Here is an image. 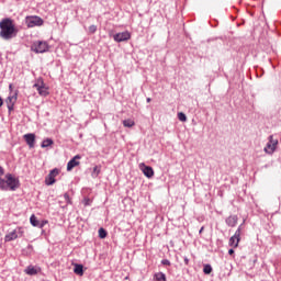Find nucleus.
Listing matches in <instances>:
<instances>
[{"instance_id": "obj_1", "label": "nucleus", "mask_w": 281, "mask_h": 281, "mask_svg": "<svg viewBox=\"0 0 281 281\" xmlns=\"http://www.w3.org/2000/svg\"><path fill=\"white\" fill-rule=\"evenodd\" d=\"M16 34H19V30H16L12 19L4 18L0 21V38L2 41H12Z\"/></svg>"}, {"instance_id": "obj_2", "label": "nucleus", "mask_w": 281, "mask_h": 281, "mask_svg": "<svg viewBox=\"0 0 281 281\" xmlns=\"http://www.w3.org/2000/svg\"><path fill=\"white\" fill-rule=\"evenodd\" d=\"M19 188V179L14 178L11 173L5 176V179H0V190L14 191Z\"/></svg>"}, {"instance_id": "obj_3", "label": "nucleus", "mask_w": 281, "mask_h": 281, "mask_svg": "<svg viewBox=\"0 0 281 281\" xmlns=\"http://www.w3.org/2000/svg\"><path fill=\"white\" fill-rule=\"evenodd\" d=\"M43 23V19L38 15H29L25 18L26 27H41Z\"/></svg>"}, {"instance_id": "obj_4", "label": "nucleus", "mask_w": 281, "mask_h": 281, "mask_svg": "<svg viewBox=\"0 0 281 281\" xmlns=\"http://www.w3.org/2000/svg\"><path fill=\"white\" fill-rule=\"evenodd\" d=\"M31 49L35 52V54H45V52H48L49 45L47 42L37 41L32 44Z\"/></svg>"}, {"instance_id": "obj_5", "label": "nucleus", "mask_w": 281, "mask_h": 281, "mask_svg": "<svg viewBox=\"0 0 281 281\" xmlns=\"http://www.w3.org/2000/svg\"><path fill=\"white\" fill-rule=\"evenodd\" d=\"M276 148H278V139H273V136H269V142L263 149L265 153H267V155H273Z\"/></svg>"}, {"instance_id": "obj_6", "label": "nucleus", "mask_w": 281, "mask_h": 281, "mask_svg": "<svg viewBox=\"0 0 281 281\" xmlns=\"http://www.w3.org/2000/svg\"><path fill=\"white\" fill-rule=\"evenodd\" d=\"M23 236V229L16 228L11 233L7 234L4 237L5 243H10L11 240H16V238H21Z\"/></svg>"}, {"instance_id": "obj_7", "label": "nucleus", "mask_w": 281, "mask_h": 281, "mask_svg": "<svg viewBox=\"0 0 281 281\" xmlns=\"http://www.w3.org/2000/svg\"><path fill=\"white\" fill-rule=\"evenodd\" d=\"M131 38V33L128 31L116 33L113 35V40L116 43H124V41H130Z\"/></svg>"}, {"instance_id": "obj_8", "label": "nucleus", "mask_w": 281, "mask_h": 281, "mask_svg": "<svg viewBox=\"0 0 281 281\" xmlns=\"http://www.w3.org/2000/svg\"><path fill=\"white\" fill-rule=\"evenodd\" d=\"M58 169H53L45 178L46 186H54L56 183V177H58Z\"/></svg>"}, {"instance_id": "obj_9", "label": "nucleus", "mask_w": 281, "mask_h": 281, "mask_svg": "<svg viewBox=\"0 0 281 281\" xmlns=\"http://www.w3.org/2000/svg\"><path fill=\"white\" fill-rule=\"evenodd\" d=\"M238 243H240V227H238L235 234L229 238V246L236 248L238 247Z\"/></svg>"}, {"instance_id": "obj_10", "label": "nucleus", "mask_w": 281, "mask_h": 281, "mask_svg": "<svg viewBox=\"0 0 281 281\" xmlns=\"http://www.w3.org/2000/svg\"><path fill=\"white\" fill-rule=\"evenodd\" d=\"M139 168L142 172L147 177V179H153L155 177V170H153V167L145 166L144 164L139 165Z\"/></svg>"}, {"instance_id": "obj_11", "label": "nucleus", "mask_w": 281, "mask_h": 281, "mask_svg": "<svg viewBox=\"0 0 281 281\" xmlns=\"http://www.w3.org/2000/svg\"><path fill=\"white\" fill-rule=\"evenodd\" d=\"M80 155H76L68 164H67V170L68 172H71V170H74V168H76L77 166H80V161H78V159H80Z\"/></svg>"}, {"instance_id": "obj_12", "label": "nucleus", "mask_w": 281, "mask_h": 281, "mask_svg": "<svg viewBox=\"0 0 281 281\" xmlns=\"http://www.w3.org/2000/svg\"><path fill=\"white\" fill-rule=\"evenodd\" d=\"M16 95H19V92L15 91L12 95H9L7 99V106L9 111H12L14 109V102H16Z\"/></svg>"}, {"instance_id": "obj_13", "label": "nucleus", "mask_w": 281, "mask_h": 281, "mask_svg": "<svg viewBox=\"0 0 281 281\" xmlns=\"http://www.w3.org/2000/svg\"><path fill=\"white\" fill-rule=\"evenodd\" d=\"M23 137L27 146H30L31 148H34V144H36V135L31 133V134H25Z\"/></svg>"}, {"instance_id": "obj_14", "label": "nucleus", "mask_w": 281, "mask_h": 281, "mask_svg": "<svg viewBox=\"0 0 281 281\" xmlns=\"http://www.w3.org/2000/svg\"><path fill=\"white\" fill-rule=\"evenodd\" d=\"M24 273H26V276H36L37 273H41V268L34 267V266H29L24 270Z\"/></svg>"}, {"instance_id": "obj_15", "label": "nucleus", "mask_w": 281, "mask_h": 281, "mask_svg": "<svg viewBox=\"0 0 281 281\" xmlns=\"http://www.w3.org/2000/svg\"><path fill=\"white\" fill-rule=\"evenodd\" d=\"M237 223H238V216L236 215H232L226 218V224L228 225V227H236Z\"/></svg>"}, {"instance_id": "obj_16", "label": "nucleus", "mask_w": 281, "mask_h": 281, "mask_svg": "<svg viewBox=\"0 0 281 281\" xmlns=\"http://www.w3.org/2000/svg\"><path fill=\"white\" fill-rule=\"evenodd\" d=\"M36 90L38 91L40 95L44 98L49 95V88H47V86H42L40 88H36Z\"/></svg>"}, {"instance_id": "obj_17", "label": "nucleus", "mask_w": 281, "mask_h": 281, "mask_svg": "<svg viewBox=\"0 0 281 281\" xmlns=\"http://www.w3.org/2000/svg\"><path fill=\"white\" fill-rule=\"evenodd\" d=\"M74 273H76V276H83L85 274V270L82 265H75V269H74Z\"/></svg>"}, {"instance_id": "obj_18", "label": "nucleus", "mask_w": 281, "mask_h": 281, "mask_svg": "<svg viewBox=\"0 0 281 281\" xmlns=\"http://www.w3.org/2000/svg\"><path fill=\"white\" fill-rule=\"evenodd\" d=\"M42 148H49V146H54V140L52 138H46L42 142Z\"/></svg>"}, {"instance_id": "obj_19", "label": "nucleus", "mask_w": 281, "mask_h": 281, "mask_svg": "<svg viewBox=\"0 0 281 281\" xmlns=\"http://www.w3.org/2000/svg\"><path fill=\"white\" fill-rule=\"evenodd\" d=\"M101 170L102 169L100 168V166H94L93 170H92V173H91V177L93 179H98V176L100 175Z\"/></svg>"}, {"instance_id": "obj_20", "label": "nucleus", "mask_w": 281, "mask_h": 281, "mask_svg": "<svg viewBox=\"0 0 281 281\" xmlns=\"http://www.w3.org/2000/svg\"><path fill=\"white\" fill-rule=\"evenodd\" d=\"M35 89H38V88H41V87H45V81L43 80V78H37L36 80H35V83H34V86H33Z\"/></svg>"}, {"instance_id": "obj_21", "label": "nucleus", "mask_w": 281, "mask_h": 281, "mask_svg": "<svg viewBox=\"0 0 281 281\" xmlns=\"http://www.w3.org/2000/svg\"><path fill=\"white\" fill-rule=\"evenodd\" d=\"M123 125H124L126 128H133V126H135V121H133V120H131V119L124 120V121H123Z\"/></svg>"}, {"instance_id": "obj_22", "label": "nucleus", "mask_w": 281, "mask_h": 281, "mask_svg": "<svg viewBox=\"0 0 281 281\" xmlns=\"http://www.w3.org/2000/svg\"><path fill=\"white\" fill-rule=\"evenodd\" d=\"M156 281H166V274L164 272H157L154 277Z\"/></svg>"}, {"instance_id": "obj_23", "label": "nucleus", "mask_w": 281, "mask_h": 281, "mask_svg": "<svg viewBox=\"0 0 281 281\" xmlns=\"http://www.w3.org/2000/svg\"><path fill=\"white\" fill-rule=\"evenodd\" d=\"M31 225H33V227H38V220L36 218V215H32L30 218Z\"/></svg>"}, {"instance_id": "obj_24", "label": "nucleus", "mask_w": 281, "mask_h": 281, "mask_svg": "<svg viewBox=\"0 0 281 281\" xmlns=\"http://www.w3.org/2000/svg\"><path fill=\"white\" fill-rule=\"evenodd\" d=\"M178 120H179L180 122H188V116H186V113L179 112V113H178Z\"/></svg>"}, {"instance_id": "obj_25", "label": "nucleus", "mask_w": 281, "mask_h": 281, "mask_svg": "<svg viewBox=\"0 0 281 281\" xmlns=\"http://www.w3.org/2000/svg\"><path fill=\"white\" fill-rule=\"evenodd\" d=\"M203 272L206 276H210V273H212V266L211 265H205L204 268H203Z\"/></svg>"}, {"instance_id": "obj_26", "label": "nucleus", "mask_w": 281, "mask_h": 281, "mask_svg": "<svg viewBox=\"0 0 281 281\" xmlns=\"http://www.w3.org/2000/svg\"><path fill=\"white\" fill-rule=\"evenodd\" d=\"M99 238H106V231L104 228L99 229Z\"/></svg>"}, {"instance_id": "obj_27", "label": "nucleus", "mask_w": 281, "mask_h": 281, "mask_svg": "<svg viewBox=\"0 0 281 281\" xmlns=\"http://www.w3.org/2000/svg\"><path fill=\"white\" fill-rule=\"evenodd\" d=\"M95 32H98V26H95V25H90V26H89V33H90V34H95Z\"/></svg>"}, {"instance_id": "obj_28", "label": "nucleus", "mask_w": 281, "mask_h": 281, "mask_svg": "<svg viewBox=\"0 0 281 281\" xmlns=\"http://www.w3.org/2000/svg\"><path fill=\"white\" fill-rule=\"evenodd\" d=\"M161 265H165V266H167V267H170V260L164 259V260L161 261Z\"/></svg>"}, {"instance_id": "obj_29", "label": "nucleus", "mask_w": 281, "mask_h": 281, "mask_svg": "<svg viewBox=\"0 0 281 281\" xmlns=\"http://www.w3.org/2000/svg\"><path fill=\"white\" fill-rule=\"evenodd\" d=\"M64 199H65V201H67L68 203H70L69 194L65 193V194H64Z\"/></svg>"}, {"instance_id": "obj_30", "label": "nucleus", "mask_w": 281, "mask_h": 281, "mask_svg": "<svg viewBox=\"0 0 281 281\" xmlns=\"http://www.w3.org/2000/svg\"><path fill=\"white\" fill-rule=\"evenodd\" d=\"M184 265H190V259H188V257H184Z\"/></svg>"}, {"instance_id": "obj_31", "label": "nucleus", "mask_w": 281, "mask_h": 281, "mask_svg": "<svg viewBox=\"0 0 281 281\" xmlns=\"http://www.w3.org/2000/svg\"><path fill=\"white\" fill-rule=\"evenodd\" d=\"M2 176H3V168L0 167V179H3V178H1Z\"/></svg>"}, {"instance_id": "obj_32", "label": "nucleus", "mask_w": 281, "mask_h": 281, "mask_svg": "<svg viewBox=\"0 0 281 281\" xmlns=\"http://www.w3.org/2000/svg\"><path fill=\"white\" fill-rule=\"evenodd\" d=\"M85 205H89V199H85Z\"/></svg>"}, {"instance_id": "obj_33", "label": "nucleus", "mask_w": 281, "mask_h": 281, "mask_svg": "<svg viewBox=\"0 0 281 281\" xmlns=\"http://www.w3.org/2000/svg\"><path fill=\"white\" fill-rule=\"evenodd\" d=\"M228 254H229V256H232L234 254V249H229Z\"/></svg>"}, {"instance_id": "obj_34", "label": "nucleus", "mask_w": 281, "mask_h": 281, "mask_svg": "<svg viewBox=\"0 0 281 281\" xmlns=\"http://www.w3.org/2000/svg\"><path fill=\"white\" fill-rule=\"evenodd\" d=\"M0 106H3V99L0 98Z\"/></svg>"}, {"instance_id": "obj_35", "label": "nucleus", "mask_w": 281, "mask_h": 281, "mask_svg": "<svg viewBox=\"0 0 281 281\" xmlns=\"http://www.w3.org/2000/svg\"><path fill=\"white\" fill-rule=\"evenodd\" d=\"M203 229H204V228H203V227H201V229H200V234H203Z\"/></svg>"}, {"instance_id": "obj_36", "label": "nucleus", "mask_w": 281, "mask_h": 281, "mask_svg": "<svg viewBox=\"0 0 281 281\" xmlns=\"http://www.w3.org/2000/svg\"><path fill=\"white\" fill-rule=\"evenodd\" d=\"M10 91H12V85L9 86Z\"/></svg>"}, {"instance_id": "obj_37", "label": "nucleus", "mask_w": 281, "mask_h": 281, "mask_svg": "<svg viewBox=\"0 0 281 281\" xmlns=\"http://www.w3.org/2000/svg\"><path fill=\"white\" fill-rule=\"evenodd\" d=\"M150 100H151L150 98H147V102H150Z\"/></svg>"}, {"instance_id": "obj_38", "label": "nucleus", "mask_w": 281, "mask_h": 281, "mask_svg": "<svg viewBox=\"0 0 281 281\" xmlns=\"http://www.w3.org/2000/svg\"><path fill=\"white\" fill-rule=\"evenodd\" d=\"M125 280H128V277H125Z\"/></svg>"}, {"instance_id": "obj_39", "label": "nucleus", "mask_w": 281, "mask_h": 281, "mask_svg": "<svg viewBox=\"0 0 281 281\" xmlns=\"http://www.w3.org/2000/svg\"><path fill=\"white\" fill-rule=\"evenodd\" d=\"M254 76H258V75H256V72H254Z\"/></svg>"}, {"instance_id": "obj_40", "label": "nucleus", "mask_w": 281, "mask_h": 281, "mask_svg": "<svg viewBox=\"0 0 281 281\" xmlns=\"http://www.w3.org/2000/svg\"><path fill=\"white\" fill-rule=\"evenodd\" d=\"M40 227H43V224H41Z\"/></svg>"}]
</instances>
